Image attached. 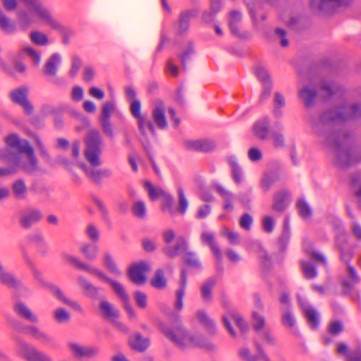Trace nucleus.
Here are the masks:
<instances>
[{
  "label": "nucleus",
  "mask_w": 361,
  "mask_h": 361,
  "mask_svg": "<svg viewBox=\"0 0 361 361\" xmlns=\"http://www.w3.org/2000/svg\"><path fill=\"white\" fill-rule=\"evenodd\" d=\"M102 138L97 130H92L89 132L86 139L84 155L90 166L80 161V142L75 140L71 146V156L74 162L84 171L85 175L94 182L98 183L102 178H109L111 173L109 169H99L102 162L100 155L102 153Z\"/></svg>",
  "instance_id": "1"
},
{
  "label": "nucleus",
  "mask_w": 361,
  "mask_h": 361,
  "mask_svg": "<svg viewBox=\"0 0 361 361\" xmlns=\"http://www.w3.org/2000/svg\"><path fill=\"white\" fill-rule=\"evenodd\" d=\"M5 142L9 148L0 149L1 161L11 164L16 170L20 169L27 173L39 170L34 149L26 140L11 134L5 138Z\"/></svg>",
  "instance_id": "2"
},
{
  "label": "nucleus",
  "mask_w": 361,
  "mask_h": 361,
  "mask_svg": "<svg viewBox=\"0 0 361 361\" xmlns=\"http://www.w3.org/2000/svg\"><path fill=\"white\" fill-rule=\"evenodd\" d=\"M161 330L165 336L180 349L192 347L206 348L210 350L214 348V345L207 342L202 336L191 334L180 324L172 327L161 326Z\"/></svg>",
  "instance_id": "3"
},
{
  "label": "nucleus",
  "mask_w": 361,
  "mask_h": 361,
  "mask_svg": "<svg viewBox=\"0 0 361 361\" xmlns=\"http://www.w3.org/2000/svg\"><path fill=\"white\" fill-rule=\"evenodd\" d=\"M24 258L26 262V263L30 266V267L32 269V275L34 279L44 288L48 290L52 295H54L56 298H57L59 300H60L61 302L65 303L66 305L70 306L73 309L78 311L82 312V309L81 306L76 302L73 301L71 300H69L66 297V295L63 294L62 290L60 289L59 287L56 286L55 284L50 283L49 281H47L41 272L36 269L35 267L33 262L30 259V258L26 255H24Z\"/></svg>",
  "instance_id": "4"
},
{
  "label": "nucleus",
  "mask_w": 361,
  "mask_h": 361,
  "mask_svg": "<svg viewBox=\"0 0 361 361\" xmlns=\"http://www.w3.org/2000/svg\"><path fill=\"white\" fill-rule=\"evenodd\" d=\"M130 109L132 115L137 120L141 142L144 147L147 149L149 137L156 135L154 126L146 116L141 114V103L138 99L130 102Z\"/></svg>",
  "instance_id": "5"
},
{
  "label": "nucleus",
  "mask_w": 361,
  "mask_h": 361,
  "mask_svg": "<svg viewBox=\"0 0 361 361\" xmlns=\"http://www.w3.org/2000/svg\"><path fill=\"white\" fill-rule=\"evenodd\" d=\"M28 8L34 16L43 25L59 32H64V27L51 14L49 10L37 0H20Z\"/></svg>",
  "instance_id": "6"
},
{
  "label": "nucleus",
  "mask_w": 361,
  "mask_h": 361,
  "mask_svg": "<svg viewBox=\"0 0 361 361\" xmlns=\"http://www.w3.org/2000/svg\"><path fill=\"white\" fill-rule=\"evenodd\" d=\"M360 116H361V104H353L349 106L342 107L324 114L320 118L319 124L325 125L329 121H340Z\"/></svg>",
  "instance_id": "7"
},
{
  "label": "nucleus",
  "mask_w": 361,
  "mask_h": 361,
  "mask_svg": "<svg viewBox=\"0 0 361 361\" xmlns=\"http://www.w3.org/2000/svg\"><path fill=\"white\" fill-rule=\"evenodd\" d=\"M327 142L329 144L334 143L336 146V160L335 164L341 168L347 167L355 162L354 154L347 147L345 143H341L340 140L335 139V135H327Z\"/></svg>",
  "instance_id": "8"
},
{
  "label": "nucleus",
  "mask_w": 361,
  "mask_h": 361,
  "mask_svg": "<svg viewBox=\"0 0 361 361\" xmlns=\"http://www.w3.org/2000/svg\"><path fill=\"white\" fill-rule=\"evenodd\" d=\"M18 354L26 361H52L49 355L26 342L19 343Z\"/></svg>",
  "instance_id": "9"
},
{
  "label": "nucleus",
  "mask_w": 361,
  "mask_h": 361,
  "mask_svg": "<svg viewBox=\"0 0 361 361\" xmlns=\"http://www.w3.org/2000/svg\"><path fill=\"white\" fill-rule=\"evenodd\" d=\"M28 88L25 86L16 88L9 93L10 99L15 104L20 105L27 114H31L33 106L27 99Z\"/></svg>",
  "instance_id": "10"
},
{
  "label": "nucleus",
  "mask_w": 361,
  "mask_h": 361,
  "mask_svg": "<svg viewBox=\"0 0 361 361\" xmlns=\"http://www.w3.org/2000/svg\"><path fill=\"white\" fill-rule=\"evenodd\" d=\"M166 111V108L163 101L158 99L154 102L152 118L157 128L161 130L166 129L168 127Z\"/></svg>",
  "instance_id": "11"
},
{
  "label": "nucleus",
  "mask_w": 361,
  "mask_h": 361,
  "mask_svg": "<svg viewBox=\"0 0 361 361\" xmlns=\"http://www.w3.org/2000/svg\"><path fill=\"white\" fill-rule=\"evenodd\" d=\"M150 269L148 263L142 262L133 265L129 270L130 280L138 285L143 284L146 281V273Z\"/></svg>",
  "instance_id": "12"
},
{
  "label": "nucleus",
  "mask_w": 361,
  "mask_h": 361,
  "mask_svg": "<svg viewBox=\"0 0 361 361\" xmlns=\"http://www.w3.org/2000/svg\"><path fill=\"white\" fill-rule=\"evenodd\" d=\"M298 300L307 319L308 324L312 329L317 328L319 324V315L317 310L310 305L307 301L301 296H298Z\"/></svg>",
  "instance_id": "13"
},
{
  "label": "nucleus",
  "mask_w": 361,
  "mask_h": 361,
  "mask_svg": "<svg viewBox=\"0 0 361 361\" xmlns=\"http://www.w3.org/2000/svg\"><path fill=\"white\" fill-rule=\"evenodd\" d=\"M255 345L257 355L252 354L247 348H242L240 349L239 355L244 361H258L259 360H262V361H271L269 357L265 353L262 345L258 341H255Z\"/></svg>",
  "instance_id": "14"
},
{
  "label": "nucleus",
  "mask_w": 361,
  "mask_h": 361,
  "mask_svg": "<svg viewBox=\"0 0 361 361\" xmlns=\"http://www.w3.org/2000/svg\"><path fill=\"white\" fill-rule=\"evenodd\" d=\"M185 149L191 151L207 152L215 149L216 143L212 140H188L183 143Z\"/></svg>",
  "instance_id": "15"
},
{
  "label": "nucleus",
  "mask_w": 361,
  "mask_h": 361,
  "mask_svg": "<svg viewBox=\"0 0 361 361\" xmlns=\"http://www.w3.org/2000/svg\"><path fill=\"white\" fill-rule=\"evenodd\" d=\"M68 348L70 352L77 357H94L98 354L97 348L84 346L75 342H69Z\"/></svg>",
  "instance_id": "16"
},
{
  "label": "nucleus",
  "mask_w": 361,
  "mask_h": 361,
  "mask_svg": "<svg viewBox=\"0 0 361 361\" xmlns=\"http://www.w3.org/2000/svg\"><path fill=\"white\" fill-rule=\"evenodd\" d=\"M95 276L109 283L111 286L116 295L121 299L123 303H126L127 302H129L128 295L126 292V290L121 283L111 279L101 270H99Z\"/></svg>",
  "instance_id": "17"
},
{
  "label": "nucleus",
  "mask_w": 361,
  "mask_h": 361,
  "mask_svg": "<svg viewBox=\"0 0 361 361\" xmlns=\"http://www.w3.org/2000/svg\"><path fill=\"white\" fill-rule=\"evenodd\" d=\"M195 318L209 336H213L216 334V325L205 311L198 310L195 314Z\"/></svg>",
  "instance_id": "18"
},
{
  "label": "nucleus",
  "mask_w": 361,
  "mask_h": 361,
  "mask_svg": "<svg viewBox=\"0 0 361 361\" xmlns=\"http://www.w3.org/2000/svg\"><path fill=\"white\" fill-rule=\"evenodd\" d=\"M223 323L226 328L227 331L232 336H235L236 334L234 331L233 327L231 325V322H233L235 324V325L239 328V329L243 332L245 333L248 329V326L245 322L243 320V319L238 314H231L230 317L224 315L222 317Z\"/></svg>",
  "instance_id": "19"
},
{
  "label": "nucleus",
  "mask_w": 361,
  "mask_h": 361,
  "mask_svg": "<svg viewBox=\"0 0 361 361\" xmlns=\"http://www.w3.org/2000/svg\"><path fill=\"white\" fill-rule=\"evenodd\" d=\"M22 331L43 345H47L52 342L51 338L36 326H25L23 328Z\"/></svg>",
  "instance_id": "20"
},
{
  "label": "nucleus",
  "mask_w": 361,
  "mask_h": 361,
  "mask_svg": "<svg viewBox=\"0 0 361 361\" xmlns=\"http://www.w3.org/2000/svg\"><path fill=\"white\" fill-rule=\"evenodd\" d=\"M61 63V56L59 53L53 54L45 62L42 72L47 77H55Z\"/></svg>",
  "instance_id": "21"
},
{
  "label": "nucleus",
  "mask_w": 361,
  "mask_h": 361,
  "mask_svg": "<svg viewBox=\"0 0 361 361\" xmlns=\"http://www.w3.org/2000/svg\"><path fill=\"white\" fill-rule=\"evenodd\" d=\"M290 195L286 190H281L275 194L272 209L276 212H283L289 205Z\"/></svg>",
  "instance_id": "22"
},
{
  "label": "nucleus",
  "mask_w": 361,
  "mask_h": 361,
  "mask_svg": "<svg viewBox=\"0 0 361 361\" xmlns=\"http://www.w3.org/2000/svg\"><path fill=\"white\" fill-rule=\"evenodd\" d=\"M63 259L70 264L74 265L78 269L84 270L87 273L96 276L99 269L90 267L87 264L82 262L77 257L71 255L68 253H63L62 255Z\"/></svg>",
  "instance_id": "23"
},
{
  "label": "nucleus",
  "mask_w": 361,
  "mask_h": 361,
  "mask_svg": "<svg viewBox=\"0 0 361 361\" xmlns=\"http://www.w3.org/2000/svg\"><path fill=\"white\" fill-rule=\"evenodd\" d=\"M77 282L84 294L91 298H97L99 295V288L94 286L83 276H78Z\"/></svg>",
  "instance_id": "24"
},
{
  "label": "nucleus",
  "mask_w": 361,
  "mask_h": 361,
  "mask_svg": "<svg viewBox=\"0 0 361 361\" xmlns=\"http://www.w3.org/2000/svg\"><path fill=\"white\" fill-rule=\"evenodd\" d=\"M99 310L101 315L106 319L114 321L118 317V311L110 302L102 300L99 304Z\"/></svg>",
  "instance_id": "25"
},
{
  "label": "nucleus",
  "mask_w": 361,
  "mask_h": 361,
  "mask_svg": "<svg viewBox=\"0 0 361 361\" xmlns=\"http://www.w3.org/2000/svg\"><path fill=\"white\" fill-rule=\"evenodd\" d=\"M11 191L15 199L18 200H25L27 197L28 188L24 180L19 178L11 184Z\"/></svg>",
  "instance_id": "26"
},
{
  "label": "nucleus",
  "mask_w": 361,
  "mask_h": 361,
  "mask_svg": "<svg viewBox=\"0 0 361 361\" xmlns=\"http://www.w3.org/2000/svg\"><path fill=\"white\" fill-rule=\"evenodd\" d=\"M42 217L39 210L32 209L23 214L20 219V224L25 228H29L32 224L38 222Z\"/></svg>",
  "instance_id": "27"
},
{
  "label": "nucleus",
  "mask_w": 361,
  "mask_h": 361,
  "mask_svg": "<svg viewBox=\"0 0 361 361\" xmlns=\"http://www.w3.org/2000/svg\"><path fill=\"white\" fill-rule=\"evenodd\" d=\"M269 118L264 117L257 121L253 126L254 134L259 138L266 140L269 137Z\"/></svg>",
  "instance_id": "28"
},
{
  "label": "nucleus",
  "mask_w": 361,
  "mask_h": 361,
  "mask_svg": "<svg viewBox=\"0 0 361 361\" xmlns=\"http://www.w3.org/2000/svg\"><path fill=\"white\" fill-rule=\"evenodd\" d=\"M215 189L224 200V209L228 212L232 211L235 199L234 194L219 185H216Z\"/></svg>",
  "instance_id": "29"
},
{
  "label": "nucleus",
  "mask_w": 361,
  "mask_h": 361,
  "mask_svg": "<svg viewBox=\"0 0 361 361\" xmlns=\"http://www.w3.org/2000/svg\"><path fill=\"white\" fill-rule=\"evenodd\" d=\"M14 311L20 317L33 323H37L38 317L34 314L25 304L23 302H16L14 305Z\"/></svg>",
  "instance_id": "30"
},
{
  "label": "nucleus",
  "mask_w": 361,
  "mask_h": 361,
  "mask_svg": "<svg viewBox=\"0 0 361 361\" xmlns=\"http://www.w3.org/2000/svg\"><path fill=\"white\" fill-rule=\"evenodd\" d=\"M201 240L203 243L208 245L212 249L214 255L218 260L221 258V251L214 241V235L209 231H203L201 234Z\"/></svg>",
  "instance_id": "31"
},
{
  "label": "nucleus",
  "mask_w": 361,
  "mask_h": 361,
  "mask_svg": "<svg viewBox=\"0 0 361 361\" xmlns=\"http://www.w3.org/2000/svg\"><path fill=\"white\" fill-rule=\"evenodd\" d=\"M351 1V0H319V2H317L316 0H313L312 4L319 9H323L327 6L333 8H337L347 6Z\"/></svg>",
  "instance_id": "32"
},
{
  "label": "nucleus",
  "mask_w": 361,
  "mask_h": 361,
  "mask_svg": "<svg viewBox=\"0 0 361 361\" xmlns=\"http://www.w3.org/2000/svg\"><path fill=\"white\" fill-rule=\"evenodd\" d=\"M102 261L104 267L108 270L109 273L116 276H120L121 271L118 267L113 256L109 252H105L102 257Z\"/></svg>",
  "instance_id": "33"
},
{
  "label": "nucleus",
  "mask_w": 361,
  "mask_h": 361,
  "mask_svg": "<svg viewBox=\"0 0 361 361\" xmlns=\"http://www.w3.org/2000/svg\"><path fill=\"white\" fill-rule=\"evenodd\" d=\"M216 284L214 279H209L204 282L201 286V298L204 302L212 300V290Z\"/></svg>",
  "instance_id": "34"
},
{
  "label": "nucleus",
  "mask_w": 361,
  "mask_h": 361,
  "mask_svg": "<svg viewBox=\"0 0 361 361\" xmlns=\"http://www.w3.org/2000/svg\"><path fill=\"white\" fill-rule=\"evenodd\" d=\"M228 163L231 168L234 181L237 183H240L243 180V173L240 167L238 164L236 157L235 156L228 157Z\"/></svg>",
  "instance_id": "35"
},
{
  "label": "nucleus",
  "mask_w": 361,
  "mask_h": 361,
  "mask_svg": "<svg viewBox=\"0 0 361 361\" xmlns=\"http://www.w3.org/2000/svg\"><path fill=\"white\" fill-rule=\"evenodd\" d=\"M316 95L315 90L310 88L309 86H305L300 90V96L307 106H310L313 104Z\"/></svg>",
  "instance_id": "36"
},
{
  "label": "nucleus",
  "mask_w": 361,
  "mask_h": 361,
  "mask_svg": "<svg viewBox=\"0 0 361 361\" xmlns=\"http://www.w3.org/2000/svg\"><path fill=\"white\" fill-rule=\"evenodd\" d=\"M131 347L137 350L143 351L149 346V341L140 334H136L130 340Z\"/></svg>",
  "instance_id": "37"
},
{
  "label": "nucleus",
  "mask_w": 361,
  "mask_h": 361,
  "mask_svg": "<svg viewBox=\"0 0 361 361\" xmlns=\"http://www.w3.org/2000/svg\"><path fill=\"white\" fill-rule=\"evenodd\" d=\"M84 257L89 260L96 259L98 254V247L95 244L85 243L80 249Z\"/></svg>",
  "instance_id": "38"
},
{
  "label": "nucleus",
  "mask_w": 361,
  "mask_h": 361,
  "mask_svg": "<svg viewBox=\"0 0 361 361\" xmlns=\"http://www.w3.org/2000/svg\"><path fill=\"white\" fill-rule=\"evenodd\" d=\"M144 187L147 190L150 200L153 201L157 200L159 197L161 198L166 192L161 188L155 187L149 181H145L144 183Z\"/></svg>",
  "instance_id": "39"
},
{
  "label": "nucleus",
  "mask_w": 361,
  "mask_h": 361,
  "mask_svg": "<svg viewBox=\"0 0 361 361\" xmlns=\"http://www.w3.org/2000/svg\"><path fill=\"white\" fill-rule=\"evenodd\" d=\"M351 257H352L351 252L348 251V252H345L343 250L341 251V258L343 262H345L347 264V270H348L350 277L351 278V279L353 280V281L354 283H357L359 281L360 279L357 274V272H356L355 269L352 266L348 264V262H349L350 259L351 258Z\"/></svg>",
  "instance_id": "40"
},
{
  "label": "nucleus",
  "mask_w": 361,
  "mask_h": 361,
  "mask_svg": "<svg viewBox=\"0 0 361 361\" xmlns=\"http://www.w3.org/2000/svg\"><path fill=\"white\" fill-rule=\"evenodd\" d=\"M0 282L10 288H16L20 284L14 276L6 269L0 274Z\"/></svg>",
  "instance_id": "41"
},
{
  "label": "nucleus",
  "mask_w": 361,
  "mask_h": 361,
  "mask_svg": "<svg viewBox=\"0 0 361 361\" xmlns=\"http://www.w3.org/2000/svg\"><path fill=\"white\" fill-rule=\"evenodd\" d=\"M188 244L186 240L183 238H179L177 241L176 245L173 248H167L166 254L170 257H173L178 255L180 252L186 250Z\"/></svg>",
  "instance_id": "42"
},
{
  "label": "nucleus",
  "mask_w": 361,
  "mask_h": 361,
  "mask_svg": "<svg viewBox=\"0 0 361 361\" xmlns=\"http://www.w3.org/2000/svg\"><path fill=\"white\" fill-rule=\"evenodd\" d=\"M296 207L298 212L302 218L308 219L312 216V209L305 200H299Z\"/></svg>",
  "instance_id": "43"
},
{
  "label": "nucleus",
  "mask_w": 361,
  "mask_h": 361,
  "mask_svg": "<svg viewBox=\"0 0 361 361\" xmlns=\"http://www.w3.org/2000/svg\"><path fill=\"white\" fill-rule=\"evenodd\" d=\"M258 338L267 345H274L276 343L275 337L269 329H264L257 333Z\"/></svg>",
  "instance_id": "44"
},
{
  "label": "nucleus",
  "mask_w": 361,
  "mask_h": 361,
  "mask_svg": "<svg viewBox=\"0 0 361 361\" xmlns=\"http://www.w3.org/2000/svg\"><path fill=\"white\" fill-rule=\"evenodd\" d=\"M31 42L37 45L44 46L49 44L48 37L40 31H33L30 34Z\"/></svg>",
  "instance_id": "45"
},
{
  "label": "nucleus",
  "mask_w": 361,
  "mask_h": 361,
  "mask_svg": "<svg viewBox=\"0 0 361 361\" xmlns=\"http://www.w3.org/2000/svg\"><path fill=\"white\" fill-rule=\"evenodd\" d=\"M18 25L23 30H27L32 26L35 20L33 18L30 16L26 12L18 13Z\"/></svg>",
  "instance_id": "46"
},
{
  "label": "nucleus",
  "mask_w": 361,
  "mask_h": 361,
  "mask_svg": "<svg viewBox=\"0 0 361 361\" xmlns=\"http://www.w3.org/2000/svg\"><path fill=\"white\" fill-rule=\"evenodd\" d=\"M338 353L347 356L348 361H361V353H355L348 355V346L344 343H339L337 347Z\"/></svg>",
  "instance_id": "47"
},
{
  "label": "nucleus",
  "mask_w": 361,
  "mask_h": 361,
  "mask_svg": "<svg viewBox=\"0 0 361 361\" xmlns=\"http://www.w3.org/2000/svg\"><path fill=\"white\" fill-rule=\"evenodd\" d=\"M54 319L59 324L67 323L71 319V315L63 308H58L53 312Z\"/></svg>",
  "instance_id": "48"
},
{
  "label": "nucleus",
  "mask_w": 361,
  "mask_h": 361,
  "mask_svg": "<svg viewBox=\"0 0 361 361\" xmlns=\"http://www.w3.org/2000/svg\"><path fill=\"white\" fill-rule=\"evenodd\" d=\"M153 287L157 289H162L166 286V281L161 270H158L151 281Z\"/></svg>",
  "instance_id": "49"
},
{
  "label": "nucleus",
  "mask_w": 361,
  "mask_h": 361,
  "mask_svg": "<svg viewBox=\"0 0 361 361\" xmlns=\"http://www.w3.org/2000/svg\"><path fill=\"white\" fill-rule=\"evenodd\" d=\"M192 16V12L191 11H185L182 13L180 20L178 23V31L180 32H183L188 30L189 27L190 20Z\"/></svg>",
  "instance_id": "50"
},
{
  "label": "nucleus",
  "mask_w": 361,
  "mask_h": 361,
  "mask_svg": "<svg viewBox=\"0 0 361 361\" xmlns=\"http://www.w3.org/2000/svg\"><path fill=\"white\" fill-rule=\"evenodd\" d=\"M0 27L5 32L11 33L16 30V25L8 18H6L0 9Z\"/></svg>",
  "instance_id": "51"
},
{
  "label": "nucleus",
  "mask_w": 361,
  "mask_h": 361,
  "mask_svg": "<svg viewBox=\"0 0 361 361\" xmlns=\"http://www.w3.org/2000/svg\"><path fill=\"white\" fill-rule=\"evenodd\" d=\"M184 262L190 267L195 269L201 268V263L197 255L194 252H185L184 257Z\"/></svg>",
  "instance_id": "52"
},
{
  "label": "nucleus",
  "mask_w": 361,
  "mask_h": 361,
  "mask_svg": "<svg viewBox=\"0 0 361 361\" xmlns=\"http://www.w3.org/2000/svg\"><path fill=\"white\" fill-rule=\"evenodd\" d=\"M283 324L290 329H292L295 325V319L292 312L288 310L283 308L282 314Z\"/></svg>",
  "instance_id": "53"
},
{
  "label": "nucleus",
  "mask_w": 361,
  "mask_h": 361,
  "mask_svg": "<svg viewBox=\"0 0 361 361\" xmlns=\"http://www.w3.org/2000/svg\"><path fill=\"white\" fill-rule=\"evenodd\" d=\"M252 319H253V328L256 333L259 332L260 331L264 330L265 328V319L264 317L259 314L257 312L252 313Z\"/></svg>",
  "instance_id": "54"
},
{
  "label": "nucleus",
  "mask_w": 361,
  "mask_h": 361,
  "mask_svg": "<svg viewBox=\"0 0 361 361\" xmlns=\"http://www.w3.org/2000/svg\"><path fill=\"white\" fill-rule=\"evenodd\" d=\"M301 266L306 278L313 279L317 276V273L316 269L310 262H302Z\"/></svg>",
  "instance_id": "55"
},
{
  "label": "nucleus",
  "mask_w": 361,
  "mask_h": 361,
  "mask_svg": "<svg viewBox=\"0 0 361 361\" xmlns=\"http://www.w3.org/2000/svg\"><path fill=\"white\" fill-rule=\"evenodd\" d=\"M133 212L138 218L143 219L147 214V208L142 201H137L133 204Z\"/></svg>",
  "instance_id": "56"
},
{
  "label": "nucleus",
  "mask_w": 361,
  "mask_h": 361,
  "mask_svg": "<svg viewBox=\"0 0 361 361\" xmlns=\"http://www.w3.org/2000/svg\"><path fill=\"white\" fill-rule=\"evenodd\" d=\"M240 13L235 11L231 12L229 16V25L231 32L234 34H237L238 32L236 24L240 20Z\"/></svg>",
  "instance_id": "57"
},
{
  "label": "nucleus",
  "mask_w": 361,
  "mask_h": 361,
  "mask_svg": "<svg viewBox=\"0 0 361 361\" xmlns=\"http://www.w3.org/2000/svg\"><path fill=\"white\" fill-rule=\"evenodd\" d=\"M274 114L279 117L281 115L282 112L280 108L285 106V99L280 93H276L274 95Z\"/></svg>",
  "instance_id": "58"
},
{
  "label": "nucleus",
  "mask_w": 361,
  "mask_h": 361,
  "mask_svg": "<svg viewBox=\"0 0 361 361\" xmlns=\"http://www.w3.org/2000/svg\"><path fill=\"white\" fill-rule=\"evenodd\" d=\"M178 202H179V212L182 214H184L188 207V202L185 196L183 190L182 188H178Z\"/></svg>",
  "instance_id": "59"
},
{
  "label": "nucleus",
  "mask_w": 361,
  "mask_h": 361,
  "mask_svg": "<svg viewBox=\"0 0 361 361\" xmlns=\"http://www.w3.org/2000/svg\"><path fill=\"white\" fill-rule=\"evenodd\" d=\"M134 299L137 305L141 308L145 309L147 306V296L141 291H136L134 293Z\"/></svg>",
  "instance_id": "60"
},
{
  "label": "nucleus",
  "mask_w": 361,
  "mask_h": 361,
  "mask_svg": "<svg viewBox=\"0 0 361 361\" xmlns=\"http://www.w3.org/2000/svg\"><path fill=\"white\" fill-rule=\"evenodd\" d=\"M24 51L30 56L35 66H39L41 61V54L35 49L27 47L24 49Z\"/></svg>",
  "instance_id": "61"
},
{
  "label": "nucleus",
  "mask_w": 361,
  "mask_h": 361,
  "mask_svg": "<svg viewBox=\"0 0 361 361\" xmlns=\"http://www.w3.org/2000/svg\"><path fill=\"white\" fill-rule=\"evenodd\" d=\"M273 145L276 148H282L285 146L283 135L278 131H273L271 133Z\"/></svg>",
  "instance_id": "62"
},
{
  "label": "nucleus",
  "mask_w": 361,
  "mask_h": 361,
  "mask_svg": "<svg viewBox=\"0 0 361 361\" xmlns=\"http://www.w3.org/2000/svg\"><path fill=\"white\" fill-rule=\"evenodd\" d=\"M114 109V104L109 102L103 104L100 120H109L111 113Z\"/></svg>",
  "instance_id": "63"
},
{
  "label": "nucleus",
  "mask_w": 361,
  "mask_h": 361,
  "mask_svg": "<svg viewBox=\"0 0 361 361\" xmlns=\"http://www.w3.org/2000/svg\"><path fill=\"white\" fill-rule=\"evenodd\" d=\"M275 224L274 219L271 216H265L262 219V228L267 233H271Z\"/></svg>",
  "instance_id": "64"
}]
</instances>
